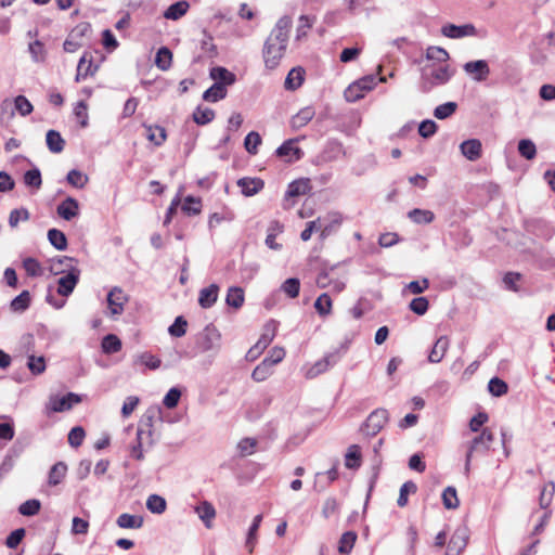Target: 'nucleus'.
<instances>
[{
  "instance_id": "55",
  "label": "nucleus",
  "mask_w": 555,
  "mask_h": 555,
  "mask_svg": "<svg viewBox=\"0 0 555 555\" xmlns=\"http://www.w3.org/2000/svg\"><path fill=\"white\" fill-rule=\"evenodd\" d=\"M261 144V137L258 132H249L244 140V146L249 154H257L258 146Z\"/></svg>"
},
{
  "instance_id": "62",
  "label": "nucleus",
  "mask_w": 555,
  "mask_h": 555,
  "mask_svg": "<svg viewBox=\"0 0 555 555\" xmlns=\"http://www.w3.org/2000/svg\"><path fill=\"white\" fill-rule=\"evenodd\" d=\"M85 437V429L80 426H76L72 428L68 434V443L74 448H78L82 444Z\"/></svg>"
},
{
  "instance_id": "34",
  "label": "nucleus",
  "mask_w": 555,
  "mask_h": 555,
  "mask_svg": "<svg viewBox=\"0 0 555 555\" xmlns=\"http://www.w3.org/2000/svg\"><path fill=\"white\" fill-rule=\"evenodd\" d=\"M449 53L440 47H429L426 51V59L428 62L435 64H448Z\"/></svg>"
},
{
  "instance_id": "24",
  "label": "nucleus",
  "mask_w": 555,
  "mask_h": 555,
  "mask_svg": "<svg viewBox=\"0 0 555 555\" xmlns=\"http://www.w3.org/2000/svg\"><path fill=\"white\" fill-rule=\"evenodd\" d=\"M46 142L50 152L55 154L63 152L65 147V140L56 130H49L47 132Z\"/></svg>"
},
{
  "instance_id": "51",
  "label": "nucleus",
  "mask_w": 555,
  "mask_h": 555,
  "mask_svg": "<svg viewBox=\"0 0 555 555\" xmlns=\"http://www.w3.org/2000/svg\"><path fill=\"white\" fill-rule=\"evenodd\" d=\"M488 390L492 396L501 397L507 392L508 386L503 379L493 377L488 383Z\"/></svg>"
},
{
  "instance_id": "3",
  "label": "nucleus",
  "mask_w": 555,
  "mask_h": 555,
  "mask_svg": "<svg viewBox=\"0 0 555 555\" xmlns=\"http://www.w3.org/2000/svg\"><path fill=\"white\" fill-rule=\"evenodd\" d=\"M376 86V79L373 75L365 76L352 82L344 92V96L348 102H357L364 98V95L373 90Z\"/></svg>"
},
{
  "instance_id": "57",
  "label": "nucleus",
  "mask_w": 555,
  "mask_h": 555,
  "mask_svg": "<svg viewBox=\"0 0 555 555\" xmlns=\"http://www.w3.org/2000/svg\"><path fill=\"white\" fill-rule=\"evenodd\" d=\"M457 108V104L455 102H447L441 105H438L434 111V116L438 119H446L453 115Z\"/></svg>"
},
{
  "instance_id": "45",
  "label": "nucleus",
  "mask_w": 555,
  "mask_h": 555,
  "mask_svg": "<svg viewBox=\"0 0 555 555\" xmlns=\"http://www.w3.org/2000/svg\"><path fill=\"white\" fill-rule=\"evenodd\" d=\"M102 349L105 353H116L121 349V340L116 335L108 334L102 340Z\"/></svg>"
},
{
  "instance_id": "31",
  "label": "nucleus",
  "mask_w": 555,
  "mask_h": 555,
  "mask_svg": "<svg viewBox=\"0 0 555 555\" xmlns=\"http://www.w3.org/2000/svg\"><path fill=\"white\" fill-rule=\"evenodd\" d=\"M314 21H315L314 17H310L308 15H301L299 17V21H298L299 24L296 28V36H295L296 41H301L307 38L309 31L311 30V28L314 24Z\"/></svg>"
},
{
  "instance_id": "49",
  "label": "nucleus",
  "mask_w": 555,
  "mask_h": 555,
  "mask_svg": "<svg viewBox=\"0 0 555 555\" xmlns=\"http://www.w3.org/2000/svg\"><path fill=\"white\" fill-rule=\"evenodd\" d=\"M519 154L528 160H531L537 155V147L529 139H522L518 142Z\"/></svg>"
},
{
  "instance_id": "22",
  "label": "nucleus",
  "mask_w": 555,
  "mask_h": 555,
  "mask_svg": "<svg viewBox=\"0 0 555 555\" xmlns=\"http://www.w3.org/2000/svg\"><path fill=\"white\" fill-rule=\"evenodd\" d=\"M448 348H449V339H448V337L447 336L439 337L436 340V343H435V345H434V347H433V349H431V351H430V353L428 356L429 362H431V363H439L443 359Z\"/></svg>"
},
{
  "instance_id": "6",
  "label": "nucleus",
  "mask_w": 555,
  "mask_h": 555,
  "mask_svg": "<svg viewBox=\"0 0 555 555\" xmlns=\"http://www.w3.org/2000/svg\"><path fill=\"white\" fill-rule=\"evenodd\" d=\"M423 75L430 79L433 85H443L451 78L448 64H426L423 68Z\"/></svg>"
},
{
  "instance_id": "58",
  "label": "nucleus",
  "mask_w": 555,
  "mask_h": 555,
  "mask_svg": "<svg viewBox=\"0 0 555 555\" xmlns=\"http://www.w3.org/2000/svg\"><path fill=\"white\" fill-rule=\"evenodd\" d=\"M339 502L336 498H327L322 506V515L324 518H330L334 515H337L339 512Z\"/></svg>"
},
{
  "instance_id": "50",
  "label": "nucleus",
  "mask_w": 555,
  "mask_h": 555,
  "mask_svg": "<svg viewBox=\"0 0 555 555\" xmlns=\"http://www.w3.org/2000/svg\"><path fill=\"white\" fill-rule=\"evenodd\" d=\"M331 218L332 219H331L330 223H327L325 225L321 224V233H320L321 240H325L331 234V232L335 228L339 227L343 222V216L339 212L331 214Z\"/></svg>"
},
{
  "instance_id": "61",
  "label": "nucleus",
  "mask_w": 555,
  "mask_h": 555,
  "mask_svg": "<svg viewBox=\"0 0 555 555\" xmlns=\"http://www.w3.org/2000/svg\"><path fill=\"white\" fill-rule=\"evenodd\" d=\"M29 217L30 214L26 208L13 209L9 216V224L10 227L15 228L20 221H27Z\"/></svg>"
},
{
  "instance_id": "32",
  "label": "nucleus",
  "mask_w": 555,
  "mask_h": 555,
  "mask_svg": "<svg viewBox=\"0 0 555 555\" xmlns=\"http://www.w3.org/2000/svg\"><path fill=\"white\" fill-rule=\"evenodd\" d=\"M227 96V89L221 82H215L210 88H208L204 94L203 99L208 102H217Z\"/></svg>"
},
{
  "instance_id": "19",
  "label": "nucleus",
  "mask_w": 555,
  "mask_h": 555,
  "mask_svg": "<svg viewBox=\"0 0 555 555\" xmlns=\"http://www.w3.org/2000/svg\"><path fill=\"white\" fill-rule=\"evenodd\" d=\"M219 287L216 284H210L208 287L201 289L198 296V304L202 308L208 309L214 306L218 299Z\"/></svg>"
},
{
  "instance_id": "48",
  "label": "nucleus",
  "mask_w": 555,
  "mask_h": 555,
  "mask_svg": "<svg viewBox=\"0 0 555 555\" xmlns=\"http://www.w3.org/2000/svg\"><path fill=\"white\" fill-rule=\"evenodd\" d=\"M23 268L26 271L27 275L31 278L40 276L43 273L42 266L37 259L33 257H27L23 260Z\"/></svg>"
},
{
  "instance_id": "56",
  "label": "nucleus",
  "mask_w": 555,
  "mask_h": 555,
  "mask_svg": "<svg viewBox=\"0 0 555 555\" xmlns=\"http://www.w3.org/2000/svg\"><path fill=\"white\" fill-rule=\"evenodd\" d=\"M41 503L39 500L31 499L22 503L18 507V512L23 516H34L37 515L40 511Z\"/></svg>"
},
{
  "instance_id": "25",
  "label": "nucleus",
  "mask_w": 555,
  "mask_h": 555,
  "mask_svg": "<svg viewBox=\"0 0 555 555\" xmlns=\"http://www.w3.org/2000/svg\"><path fill=\"white\" fill-rule=\"evenodd\" d=\"M314 309L322 318L330 315L333 310L331 296L327 293H322L314 301Z\"/></svg>"
},
{
  "instance_id": "2",
  "label": "nucleus",
  "mask_w": 555,
  "mask_h": 555,
  "mask_svg": "<svg viewBox=\"0 0 555 555\" xmlns=\"http://www.w3.org/2000/svg\"><path fill=\"white\" fill-rule=\"evenodd\" d=\"M493 441L494 435L490 428H483L481 433L472 440L466 453V472H469L473 455L487 453L491 449Z\"/></svg>"
},
{
  "instance_id": "33",
  "label": "nucleus",
  "mask_w": 555,
  "mask_h": 555,
  "mask_svg": "<svg viewBox=\"0 0 555 555\" xmlns=\"http://www.w3.org/2000/svg\"><path fill=\"white\" fill-rule=\"evenodd\" d=\"M555 493V483L553 481H548L543 485L540 496H539V505L543 509H547L552 504L553 498Z\"/></svg>"
},
{
  "instance_id": "7",
  "label": "nucleus",
  "mask_w": 555,
  "mask_h": 555,
  "mask_svg": "<svg viewBox=\"0 0 555 555\" xmlns=\"http://www.w3.org/2000/svg\"><path fill=\"white\" fill-rule=\"evenodd\" d=\"M298 140L297 139H289L286 140L278 150L276 155L281 158H283L287 163H293L299 160L304 152L297 145Z\"/></svg>"
},
{
  "instance_id": "30",
  "label": "nucleus",
  "mask_w": 555,
  "mask_h": 555,
  "mask_svg": "<svg viewBox=\"0 0 555 555\" xmlns=\"http://www.w3.org/2000/svg\"><path fill=\"white\" fill-rule=\"evenodd\" d=\"M118 527L124 529H139L143 525V518L140 516L124 513L116 520Z\"/></svg>"
},
{
  "instance_id": "26",
  "label": "nucleus",
  "mask_w": 555,
  "mask_h": 555,
  "mask_svg": "<svg viewBox=\"0 0 555 555\" xmlns=\"http://www.w3.org/2000/svg\"><path fill=\"white\" fill-rule=\"evenodd\" d=\"M245 301V294L242 287L233 286L228 289L225 302L234 309H240Z\"/></svg>"
},
{
  "instance_id": "54",
  "label": "nucleus",
  "mask_w": 555,
  "mask_h": 555,
  "mask_svg": "<svg viewBox=\"0 0 555 555\" xmlns=\"http://www.w3.org/2000/svg\"><path fill=\"white\" fill-rule=\"evenodd\" d=\"M442 502L446 508L454 509L459 506L460 501L457 499L456 490L453 487H448L442 492Z\"/></svg>"
},
{
  "instance_id": "39",
  "label": "nucleus",
  "mask_w": 555,
  "mask_h": 555,
  "mask_svg": "<svg viewBox=\"0 0 555 555\" xmlns=\"http://www.w3.org/2000/svg\"><path fill=\"white\" fill-rule=\"evenodd\" d=\"M357 538V533L353 531L343 533L338 542V552L341 554H349L354 546Z\"/></svg>"
},
{
  "instance_id": "10",
  "label": "nucleus",
  "mask_w": 555,
  "mask_h": 555,
  "mask_svg": "<svg viewBox=\"0 0 555 555\" xmlns=\"http://www.w3.org/2000/svg\"><path fill=\"white\" fill-rule=\"evenodd\" d=\"M128 301L125 292L119 287H114L107 296V304L112 314H121L124 307Z\"/></svg>"
},
{
  "instance_id": "27",
  "label": "nucleus",
  "mask_w": 555,
  "mask_h": 555,
  "mask_svg": "<svg viewBox=\"0 0 555 555\" xmlns=\"http://www.w3.org/2000/svg\"><path fill=\"white\" fill-rule=\"evenodd\" d=\"M305 70L301 67L293 68L286 76L285 88L287 90H296L304 82Z\"/></svg>"
},
{
  "instance_id": "38",
  "label": "nucleus",
  "mask_w": 555,
  "mask_h": 555,
  "mask_svg": "<svg viewBox=\"0 0 555 555\" xmlns=\"http://www.w3.org/2000/svg\"><path fill=\"white\" fill-rule=\"evenodd\" d=\"M146 138L155 145H162L167 138L166 130L160 126H146Z\"/></svg>"
},
{
  "instance_id": "40",
  "label": "nucleus",
  "mask_w": 555,
  "mask_h": 555,
  "mask_svg": "<svg viewBox=\"0 0 555 555\" xmlns=\"http://www.w3.org/2000/svg\"><path fill=\"white\" fill-rule=\"evenodd\" d=\"M467 540L463 533L454 532L451 539L449 540L447 550L451 551L455 555H460L462 551L466 547Z\"/></svg>"
},
{
  "instance_id": "17",
  "label": "nucleus",
  "mask_w": 555,
  "mask_h": 555,
  "mask_svg": "<svg viewBox=\"0 0 555 555\" xmlns=\"http://www.w3.org/2000/svg\"><path fill=\"white\" fill-rule=\"evenodd\" d=\"M460 149L462 154L472 162L479 159L482 152L481 142L477 139L464 141Z\"/></svg>"
},
{
  "instance_id": "47",
  "label": "nucleus",
  "mask_w": 555,
  "mask_h": 555,
  "mask_svg": "<svg viewBox=\"0 0 555 555\" xmlns=\"http://www.w3.org/2000/svg\"><path fill=\"white\" fill-rule=\"evenodd\" d=\"M417 490V487L416 485L409 480V481H405L401 488H400V492H399V498L397 500V504L400 506V507H404L408 505V502H409V494L411 493H415Z\"/></svg>"
},
{
  "instance_id": "1",
  "label": "nucleus",
  "mask_w": 555,
  "mask_h": 555,
  "mask_svg": "<svg viewBox=\"0 0 555 555\" xmlns=\"http://www.w3.org/2000/svg\"><path fill=\"white\" fill-rule=\"evenodd\" d=\"M293 25V20L284 15L278 20L270 35L263 44V61L269 69H275L284 57L288 43V34Z\"/></svg>"
},
{
  "instance_id": "8",
  "label": "nucleus",
  "mask_w": 555,
  "mask_h": 555,
  "mask_svg": "<svg viewBox=\"0 0 555 555\" xmlns=\"http://www.w3.org/2000/svg\"><path fill=\"white\" fill-rule=\"evenodd\" d=\"M80 272L73 269L57 280V294L64 297L69 296L79 282Z\"/></svg>"
},
{
  "instance_id": "23",
  "label": "nucleus",
  "mask_w": 555,
  "mask_h": 555,
  "mask_svg": "<svg viewBox=\"0 0 555 555\" xmlns=\"http://www.w3.org/2000/svg\"><path fill=\"white\" fill-rule=\"evenodd\" d=\"M66 474L67 465L64 462L55 463L49 472L48 485L51 487L60 485L64 480Z\"/></svg>"
},
{
  "instance_id": "9",
  "label": "nucleus",
  "mask_w": 555,
  "mask_h": 555,
  "mask_svg": "<svg viewBox=\"0 0 555 555\" xmlns=\"http://www.w3.org/2000/svg\"><path fill=\"white\" fill-rule=\"evenodd\" d=\"M441 34L448 38H462L467 36H476L477 31L473 24H465V25H454V24H447L442 26Z\"/></svg>"
},
{
  "instance_id": "52",
  "label": "nucleus",
  "mask_w": 555,
  "mask_h": 555,
  "mask_svg": "<svg viewBox=\"0 0 555 555\" xmlns=\"http://www.w3.org/2000/svg\"><path fill=\"white\" fill-rule=\"evenodd\" d=\"M215 118V112L208 107H197L193 113V120L197 125L209 124Z\"/></svg>"
},
{
  "instance_id": "35",
  "label": "nucleus",
  "mask_w": 555,
  "mask_h": 555,
  "mask_svg": "<svg viewBox=\"0 0 555 555\" xmlns=\"http://www.w3.org/2000/svg\"><path fill=\"white\" fill-rule=\"evenodd\" d=\"M172 62V52L167 47H162L155 56V65L160 70H168Z\"/></svg>"
},
{
  "instance_id": "20",
  "label": "nucleus",
  "mask_w": 555,
  "mask_h": 555,
  "mask_svg": "<svg viewBox=\"0 0 555 555\" xmlns=\"http://www.w3.org/2000/svg\"><path fill=\"white\" fill-rule=\"evenodd\" d=\"M203 202L201 197L188 195L181 204V210L185 216H197L202 212Z\"/></svg>"
},
{
  "instance_id": "60",
  "label": "nucleus",
  "mask_w": 555,
  "mask_h": 555,
  "mask_svg": "<svg viewBox=\"0 0 555 555\" xmlns=\"http://www.w3.org/2000/svg\"><path fill=\"white\" fill-rule=\"evenodd\" d=\"M313 232L321 233V218L320 217L317 218L315 220L308 221L306 223V228L300 233V238L304 242H308L311 238Z\"/></svg>"
},
{
  "instance_id": "11",
  "label": "nucleus",
  "mask_w": 555,
  "mask_h": 555,
  "mask_svg": "<svg viewBox=\"0 0 555 555\" xmlns=\"http://www.w3.org/2000/svg\"><path fill=\"white\" fill-rule=\"evenodd\" d=\"M464 70L477 81L486 80L490 74L488 63L483 60L467 62Z\"/></svg>"
},
{
  "instance_id": "29",
  "label": "nucleus",
  "mask_w": 555,
  "mask_h": 555,
  "mask_svg": "<svg viewBox=\"0 0 555 555\" xmlns=\"http://www.w3.org/2000/svg\"><path fill=\"white\" fill-rule=\"evenodd\" d=\"M190 5L186 1H178L165 11L164 17L167 20L177 21L186 14Z\"/></svg>"
},
{
  "instance_id": "28",
  "label": "nucleus",
  "mask_w": 555,
  "mask_h": 555,
  "mask_svg": "<svg viewBox=\"0 0 555 555\" xmlns=\"http://www.w3.org/2000/svg\"><path fill=\"white\" fill-rule=\"evenodd\" d=\"M210 77L216 80V82H221L223 86H231L235 82V75L229 72L224 67H214L210 70Z\"/></svg>"
},
{
  "instance_id": "63",
  "label": "nucleus",
  "mask_w": 555,
  "mask_h": 555,
  "mask_svg": "<svg viewBox=\"0 0 555 555\" xmlns=\"http://www.w3.org/2000/svg\"><path fill=\"white\" fill-rule=\"evenodd\" d=\"M188 322L183 317H178L169 326V333L173 337H182L186 333Z\"/></svg>"
},
{
  "instance_id": "21",
  "label": "nucleus",
  "mask_w": 555,
  "mask_h": 555,
  "mask_svg": "<svg viewBox=\"0 0 555 555\" xmlns=\"http://www.w3.org/2000/svg\"><path fill=\"white\" fill-rule=\"evenodd\" d=\"M315 116V109L312 106L301 108L296 115L293 116L291 124L294 129H300L308 125Z\"/></svg>"
},
{
  "instance_id": "15",
  "label": "nucleus",
  "mask_w": 555,
  "mask_h": 555,
  "mask_svg": "<svg viewBox=\"0 0 555 555\" xmlns=\"http://www.w3.org/2000/svg\"><path fill=\"white\" fill-rule=\"evenodd\" d=\"M336 363V357L333 353L326 354L321 360L317 361L308 371L306 372V377L311 379L317 377L318 375L326 372L331 366Z\"/></svg>"
},
{
  "instance_id": "4",
  "label": "nucleus",
  "mask_w": 555,
  "mask_h": 555,
  "mask_svg": "<svg viewBox=\"0 0 555 555\" xmlns=\"http://www.w3.org/2000/svg\"><path fill=\"white\" fill-rule=\"evenodd\" d=\"M388 416L386 409L374 410L365 420L362 430L367 436H376L387 424Z\"/></svg>"
},
{
  "instance_id": "44",
  "label": "nucleus",
  "mask_w": 555,
  "mask_h": 555,
  "mask_svg": "<svg viewBox=\"0 0 555 555\" xmlns=\"http://www.w3.org/2000/svg\"><path fill=\"white\" fill-rule=\"evenodd\" d=\"M408 216L415 223H430L435 219L433 211L420 208L409 211Z\"/></svg>"
},
{
  "instance_id": "41",
  "label": "nucleus",
  "mask_w": 555,
  "mask_h": 555,
  "mask_svg": "<svg viewBox=\"0 0 555 555\" xmlns=\"http://www.w3.org/2000/svg\"><path fill=\"white\" fill-rule=\"evenodd\" d=\"M146 507L151 513L163 514L166 511V500L157 494H151L146 500Z\"/></svg>"
},
{
  "instance_id": "59",
  "label": "nucleus",
  "mask_w": 555,
  "mask_h": 555,
  "mask_svg": "<svg viewBox=\"0 0 555 555\" xmlns=\"http://www.w3.org/2000/svg\"><path fill=\"white\" fill-rule=\"evenodd\" d=\"M24 183L27 186L39 189L42 183L41 173H40L39 169L35 168V169L27 170L24 173Z\"/></svg>"
},
{
  "instance_id": "43",
  "label": "nucleus",
  "mask_w": 555,
  "mask_h": 555,
  "mask_svg": "<svg viewBox=\"0 0 555 555\" xmlns=\"http://www.w3.org/2000/svg\"><path fill=\"white\" fill-rule=\"evenodd\" d=\"M273 373L272 371V365L269 364V362H266L264 360H262L253 371L251 373V378L255 380V382H263L266 380L269 376H271Z\"/></svg>"
},
{
  "instance_id": "5",
  "label": "nucleus",
  "mask_w": 555,
  "mask_h": 555,
  "mask_svg": "<svg viewBox=\"0 0 555 555\" xmlns=\"http://www.w3.org/2000/svg\"><path fill=\"white\" fill-rule=\"evenodd\" d=\"M81 402V398L73 392H68L67 395L63 397L59 396H51L49 398V402L47 404L48 412H65L70 410L75 404H78Z\"/></svg>"
},
{
  "instance_id": "37",
  "label": "nucleus",
  "mask_w": 555,
  "mask_h": 555,
  "mask_svg": "<svg viewBox=\"0 0 555 555\" xmlns=\"http://www.w3.org/2000/svg\"><path fill=\"white\" fill-rule=\"evenodd\" d=\"M345 465L347 468L356 469L361 466V452L357 444L349 447L345 457Z\"/></svg>"
},
{
  "instance_id": "12",
  "label": "nucleus",
  "mask_w": 555,
  "mask_h": 555,
  "mask_svg": "<svg viewBox=\"0 0 555 555\" xmlns=\"http://www.w3.org/2000/svg\"><path fill=\"white\" fill-rule=\"evenodd\" d=\"M237 186L245 196H254L264 188V181L260 178L244 177L238 179Z\"/></svg>"
},
{
  "instance_id": "13",
  "label": "nucleus",
  "mask_w": 555,
  "mask_h": 555,
  "mask_svg": "<svg viewBox=\"0 0 555 555\" xmlns=\"http://www.w3.org/2000/svg\"><path fill=\"white\" fill-rule=\"evenodd\" d=\"M98 70V65H93L92 55L85 53L77 66V74L75 80L79 82L81 79H86L88 76H93Z\"/></svg>"
},
{
  "instance_id": "46",
  "label": "nucleus",
  "mask_w": 555,
  "mask_h": 555,
  "mask_svg": "<svg viewBox=\"0 0 555 555\" xmlns=\"http://www.w3.org/2000/svg\"><path fill=\"white\" fill-rule=\"evenodd\" d=\"M281 289L289 298H296L300 292V281L297 278H289L283 282Z\"/></svg>"
},
{
  "instance_id": "42",
  "label": "nucleus",
  "mask_w": 555,
  "mask_h": 555,
  "mask_svg": "<svg viewBox=\"0 0 555 555\" xmlns=\"http://www.w3.org/2000/svg\"><path fill=\"white\" fill-rule=\"evenodd\" d=\"M48 238L52 246L59 250L67 248V238L65 234L57 229H50L48 231Z\"/></svg>"
},
{
  "instance_id": "53",
  "label": "nucleus",
  "mask_w": 555,
  "mask_h": 555,
  "mask_svg": "<svg viewBox=\"0 0 555 555\" xmlns=\"http://www.w3.org/2000/svg\"><path fill=\"white\" fill-rule=\"evenodd\" d=\"M30 294L28 291H23L11 301V309L13 311H25L30 305Z\"/></svg>"
},
{
  "instance_id": "64",
  "label": "nucleus",
  "mask_w": 555,
  "mask_h": 555,
  "mask_svg": "<svg viewBox=\"0 0 555 555\" xmlns=\"http://www.w3.org/2000/svg\"><path fill=\"white\" fill-rule=\"evenodd\" d=\"M14 105H15V108L17 109V112L22 116L29 115L33 112V109H34L33 104L24 95H17L14 99Z\"/></svg>"
},
{
  "instance_id": "18",
  "label": "nucleus",
  "mask_w": 555,
  "mask_h": 555,
  "mask_svg": "<svg viewBox=\"0 0 555 555\" xmlns=\"http://www.w3.org/2000/svg\"><path fill=\"white\" fill-rule=\"evenodd\" d=\"M195 513L198 515L201 520L205 524V527L210 529L212 528V520L216 517V509L214 505L208 501L201 502L195 507Z\"/></svg>"
},
{
  "instance_id": "36",
  "label": "nucleus",
  "mask_w": 555,
  "mask_h": 555,
  "mask_svg": "<svg viewBox=\"0 0 555 555\" xmlns=\"http://www.w3.org/2000/svg\"><path fill=\"white\" fill-rule=\"evenodd\" d=\"M278 331V323L274 320H269L262 328V334L260 338L258 339L261 345H264L267 348L272 343Z\"/></svg>"
},
{
  "instance_id": "16",
  "label": "nucleus",
  "mask_w": 555,
  "mask_h": 555,
  "mask_svg": "<svg viewBox=\"0 0 555 555\" xmlns=\"http://www.w3.org/2000/svg\"><path fill=\"white\" fill-rule=\"evenodd\" d=\"M57 215L64 220H72L79 212V204L73 197L64 199L56 208Z\"/></svg>"
},
{
  "instance_id": "14",
  "label": "nucleus",
  "mask_w": 555,
  "mask_h": 555,
  "mask_svg": "<svg viewBox=\"0 0 555 555\" xmlns=\"http://www.w3.org/2000/svg\"><path fill=\"white\" fill-rule=\"evenodd\" d=\"M312 190L311 180L309 178H300L291 182L285 194L286 198L297 197L308 194Z\"/></svg>"
}]
</instances>
